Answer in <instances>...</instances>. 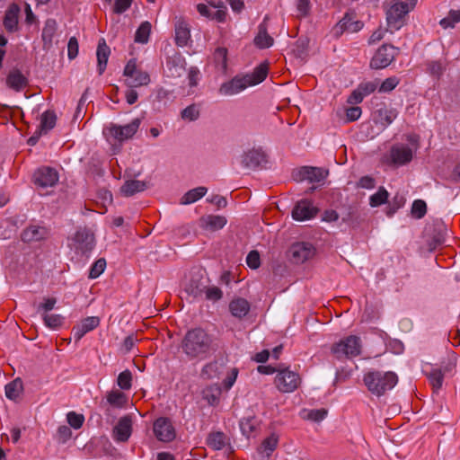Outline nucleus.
<instances>
[{
    "mask_svg": "<svg viewBox=\"0 0 460 460\" xmlns=\"http://www.w3.org/2000/svg\"><path fill=\"white\" fill-rule=\"evenodd\" d=\"M181 348L190 360L206 359L217 350L214 338L202 328L189 330L181 340Z\"/></svg>",
    "mask_w": 460,
    "mask_h": 460,
    "instance_id": "nucleus-1",
    "label": "nucleus"
},
{
    "mask_svg": "<svg viewBox=\"0 0 460 460\" xmlns=\"http://www.w3.org/2000/svg\"><path fill=\"white\" fill-rule=\"evenodd\" d=\"M417 0H386L385 14L387 25L393 30L401 29L406 15L414 9Z\"/></svg>",
    "mask_w": 460,
    "mask_h": 460,
    "instance_id": "nucleus-2",
    "label": "nucleus"
},
{
    "mask_svg": "<svg viewBox=\"0 0 460 460\" xmlns=\"http://www.w3.org/2000/svg\"><path fill=\"white\" fill-rule=\"evenodd\" d=\"M398 378L394 372H368L364 376V383L367 389L378 396L391 390L396 384Z\"/></svg>",
    "mask_w": 460,
    "mask_h": 460,
    "instance_id": "nucleus-3",
    "label": "nucleus"
},
{
    "mask_svg": "<svg viewBox=\"0 0 460 460\" xmlns=\"http://www.w3.org/2000/svg\"><path fill=\"white\" fill-rule=\"evenodd\" d=\"M301 382L300 375L288 367L279 369L274 378V385L280 393H293L300 386Z\"/></svg>",
    "mask_w": 460,
    "mask_h": 460,
    "instance_id": "nucleus-4",
    "label": "nucleus"
},
{
    "mask_svg": "<svg viewBox=\"0 0 460 460\" xmlns=\"http://www.w3.org/2000/svg\"><path fill=\"white\" fill-rule=\"evenodd\" d=\"M360 349L361 344L359 338L351 335L335 343L332 347V353L336 358L341 359L343 358H351L359 355Z\"/></svg>",
    "mask_w": 460,
    "mask_h": 460,
    "instance_id": "nucleus-5",
    "label": "nucleus"
},
{
    "mask_svg": "<svg viewBox=\"0 0 460 460\" xmlns=\"http://www.w3.org/2000/svg\"><path fill=\"white\" fill-rule=\"evenodd\" d=\"M123 75L127 77L125 83L130 88L147 85L150 83L148 73L137 68L136 59H130L125 68Z\"/></svg>",
    "mask_w": 460,
    "mask_h": 460,
    "instance_id": "nucleus-6",
    "label": "nucleus"
},
{
    "mask_svg": "<svg viewBox=\"0 0 460 460\" xmlns=\"http://www.w3.org/2000/svg\"><path fill=\"white\" fill-rule=\"evenodd\" d=\"M288 255L293 263L302 264L315 255V248L310 243H296L288 249Z\"/></svg>",
    "mask_w": 460,
    "mask_h": 460,
    "instance_id": "nucleus-7",
    "label": "nucleus"
},
{
    "mask_svg": "<svg viewBox=\"0 0 460 460\" xmlns=\"http://www.w3.org/2000/svg\"><path fill=\"white\" fill-rule=\"evenodd\" d=\"M397 54L396 49L388 44L382 45L371 59L370 66L374 69H382L388 66Z\"/></svg>",
    "mask_w": 460,
    "mask_h": 460,
    "instance_id": "nucleus-8",
    "label": "nucleus"
},
{
    "mask_svg": "<svg viewBox=\"0 0 460 460\" xmlns=\"http://www.w3.org/2000/svg\"><path fill=\"white\" fill-rule=\"evenodd\" d=\"M73 242L75 251L85 254L94 247V234L89 229L80 228L76 231Z\"/></svg>",
    "mask_w": 460,
    "mask_h": 460,
    "instance_id": "nucleus-9",
    "label": "nucleus"
},
{
    "mask_svg": "<svg viewBox=\"0 0 460 460\" xmlns=\"http://www.w3.org/2000/svg\"><path fill=\"white\" fill-rule=\"evenodd\" d=\"M140 119H135L125 126L111 125L109 128V135L118 141H124L131 138L137 131Z\"/></svg>",
    "mask_w": 460,
    "mask_h": 460,
    "instance_id": "nucleus-10",
    "label": "nucleus"
},
{
    "mask_svg": "<svg viewBox=\"0 0 460 460\" xmlns=\"http://www.w3.org/2000/svg\"><path fill=\"white\" fill-rule=\"evenodd\" d=\"M154 433L163 442H170L175 438V429L168 418H159L154 422Z\"/></svg>",
    "mask_w": 460,
    "mask_h": 460,
    "instance_id": "nucleus-11",
    "label": "nucleus"
},
{
    "mask_svg": "<svg viewBox=\"0 0 460 460\" xmlns=\"http://www.w3.org/2000/svg\"><path fill=\"white\" fill-rule=\"evenodd\" d=\"M33 181L38 187H53L58 181V173L54 168L41 167L34 172Z\"/></svg>",
    "mask_w": 460,
    "mask_h": 460,
    "instance_id": "nucleus-12",
    "label": "nucleus"
},
{
    "mask_svg": "<svg viewBox=\"0 0 460 460\" xmlns=\"http://www.w3.org/2000/svg\"><path fill=\"white\" fill-rule=\"evenodd\" d=\"M328 175V171L319 167L305 166L300 168L293 176L296 181L307 180L310 182H319Z\"/></svg>",
    "mask_w": 460,
    "mask_h": 460,
    "instance_id": "nucleus-13",
    "label": "nucleus"
},
{
    "mask_svg": "<svg viewBox=\"0 0 460 460\" xmlns=\"http://www.w3.org/2000/svg\"><path fill=\"white\" fill-rule=\"evenodd\" d=\"M318 208L307 199L298 201L293 208L292 217L296 221L308 220L316 216Z\"/></svg>",
    "mask_w": 460,
    "mask_h": 460,
    "instance_id": "nucleus-14",
    "label": "nucleus"
},
{
    "mask_svg": "<svg viewBox=\"0 0 460 460\" xmlns=\"http://www.w3.org/2000/svg\"><path fill=\"white\" fill-rule=\"evenodd\" d=\"M413 157L412 150L404 145H394L390 149L391 163L394 165L409 164Z\"/></svg>",
    "mask_w": 460,
    "mask_h": 460,
    "instance_id": "nucleus-15",
    "label": "nucleus"
},
{
    "mask_svg": "<svg viewBox=\"0 0 460 460\" xmlns=\"http://www.w3.org/2000/svg\"><path fill=\"white\" fill-rule=\"evenodd\" d=\"M363 27V23L355 21L351 14L346 13L343 18L333 27L332 33L335 37H340L343 32H357Z\"/></svg>",
    "mask_w": 460,
    "mask_h": 460,
    "instance_id": "nucleus-16",
    "label": "nucleus"
},
{
    "mask_svg": "<svg viewBox=\"0 0 460 460\" xmlns=\"http://www.w3.org/2000/svg\"><path fill=\"white\" fill-rule=\"evenodd\" d=\"M248 80L249 77H244V75L242 77L235 76L220 86L219 93L222 95L236 94L250 86Z\"/></svg>",
    "mask_w": 460,
    "mask_h": 460,
    "instance_id": "nucleus-17",
    "label": "nucleus"
},
{
    "mask_svg": "<svg viewBox=\"0 0 460 460\" xmlns=\"http://www.w3.org/2000/svg\"><path fill=\"white\" fill-rule=\"evenodd\" d=\"M100 322L101 320L98 316H88L75 324L72 330L75 341H79L87 332L97 328L100 325Z\"/></svg>",
    "mask_w": 460,
    "mask_h": 460,
    "instance_id": "nucleus-18",
    "label": "nucleus"
},
{
    "mask_svg": "<svg viewBox=\"0 0 460 460\" xmlns=\"http://www.w3.org/2000/svg\"><path fill=\"white\" fill-rule=\"evenodd\" d=\"M131 433L132 419L129 415L123 416L113 429V438L119 442H126L128 440Z\"/></svg>",
    "mask_w": 460,
    "mask_h": 460,
    "instance_id": "nucleus-19",
    "label": "nucleus"
},
{
    "mask_svg": "<svg viewBox=\"0 0 460 460\" xmlns=\"http://www.w3.org/2000/svg\"><path fill=\"white\" fill-rule=\"evenodd\" d=\"M397 115L398 111L396 109L382 104L374 112V121L376 124L386 128L397 118Z\"/></svg>",
    "mask_w": 460,
    "mask_h": 460,
    "instance_id": "nucleus-20",
    "label": "nucleus"
},
{
    "mask_svg": "<svg viewBox=\"0 0 460 460\" xmlns=\"http://www.w3.org/2000/svg\"><path fill=\"white\" fill-rule=\"evenodd\" d=\"M279 438L277 434L272 433L265 438L261 445L257 447V454L260 460H269L272 453L277 449Z\"/></svg>",
    "mask_w": 460,
    "mask_h": 460,
    "instance_id": "nucleus-21",
    "label": "nucleus"
},
{
    "mask_svg": "<svg viewBox=\"0 0 460 460\" xmlns=\"http://www.w3.org/2000/svg\"><path fill=\"white\" fill-rule=\"evenodd\" d=\"M227 223L224 216L219 215H207L199 218V226L209 232H215L222 229Z\"/></svg>",
    "mask_w": 460,
    "mask_h": 460,
    "instance_id": "nucleus-22",
    "label": "nucleus"
},
{
    "mask_svg": "<svg viewBox=\"0 0 460 460\" xmlns=\"http://www.w3.org/2000/svg\"><path fill=\"white\" fill-rule=\"evenodd\" d=\"M58 31V23L54 19H48L42 29L41 39L43 49L49 50L53 47L54 38Z\"/></svg>",
    "mask_w": 460,
    "mask_h": 460,
    "instance_id": "nucleus-23",
    "label": "nucleus"
},
{
    "mask_svg": "<svg viewBox=\"0 0 460 460\" xmlns=\"http://www.w3.org/2000/svg\"><path fill=\"white\" fill-rule=\"evenodd\" d=\"M20 7L16 4L9 5L5 11L3 24L8 32H14L18 30V15Z\"/></svg>",
    "mask_w": 460,
    "mask_h": 460,
    "instance_id": "nucleus-24",
    "label": "nucleus"
},
{
    "mask_svg": "<svg viewBox=\"0 0 460 460\" xmlns=\"http://www.w3.org/2000/svg\"><path fill=\"white\" fill-rule=\"evenodd\" d=\"M175 43L179 47L187 46L190 39V30L188 22L183 19H179L174 25Z\"/></svg>",
    "mask_w": 460,
    "mask_h": 460,
    "instance_id": "nucleus-25",
    "label": "nucleus"
},
{
    "mask_svg": "<svg viewBox=\"0 0 460 460\" xmlns=\"http://www.w3.org/2000/svg\"><path fill=\"white\" fill-rule=\"evenodd\" d=\"M264 163H266V155L262 151L256 149L245 153L242 160V164L250 169H255Z\"/></svg>",
    "mask_w": 460,
    "mask_h": 460,
    "instance_id": "nucleus-26",
    "label": "nucleus"
},
{
    "mask_svg": "<svg viewBox=\"0 0 460 460\" xmlns=\"http://www.w3.org/2000/svg\"><path fill=\"white\" fill-rule=\"evenodd\" d=\"M48 230L45 227L31 226L24 229L22 233V240L25 243L38 242L46 239Z\"/></svg>",
    "mask_w": 460,
    "mask_h": 460,
    "instance_id": "nucleus-27",
    "label": "nucleus"
},
{
    "mask_svg": "<svg viewBox=\"0 0 460 460\" xmlns=\"http://www.w3.org/2000/svg\"><path fill=\"white\" fill-rule=\"evenodd\" d=\"M6 84L11 89L20 92L28 85V79L20 70L13 69L7 75Z\"/></svg>",
    "mask_w": 460,
    "mask_h": 460,
    "instance_id": "nucleus-28",
    "label": "nucleus"
},
{
    "mask_svg": "<svg viewBox=\"0 0 460 460\" xmlns=\"http://www.w3.org/2000/svg\"><path fill=\"white\" fill-rule=\"evenodd\" d=\"M229 310L233 316L242 319L250 311V303L242 297L233 299L229 304Z\"/></svg>",
    "mask_w": 460,
    "mask_h": 460,
    "instance_id": "nucleus-29",
    "label": "nucleus"
},
{
    "mask_svg": "<svg viewBox=\"0 0 460 460\" xmlns=\"http://www.w3.org/2000/svg\"><path fill=\"white\" fill-rule=\"evenodd\" d=\"M111 50L109 46L106 44L104 39H101L98 42L97 46V62H98V72L102 75L106 69L108 58L110 56Z\"/></svg>",
    "mask_w": 460,
    "mask_h": 460,
    "instance_id": "nucleus-30",
    "label": "nucleus"
},
{
    "mask_svg": "<svg viewBox=\"0 0 460 460\" xmlns=\"http://www.w3.org/2000/svg\"><path fill=\"white\" fill-rule=\"evenodd\" d=\"M273 38L267 31V24L265 21L260 24L258 33L254 38V44L259 49H267L272 46Z\"/></svg>",
    "mask_w": 460,
    "mask_h": 460,
    "instance_id": "nucleus-31",
    "label": "nucleus"
},
{
    "mask_svg": "<svg viewBox=\"0 0 460 460\" xmlns=\"http://www.w3.org/2000/svg\"><path fill=\"white\" fill-rule=\"evenodd\" d=\"M146 188V183L138 180H129L125 181V183L120 187V192L126 196L129 197L137 192L145 190Z\"/></svg>",
    "mask_w": 460,
    "mask_h": 460,
    "instance_id": "nucleus-32",
    "label": "nucleus"
},
{
    "mask_svg": "<svg viewBox=\"0 0 460 460\" xmlns=\"http://www.w3.org/2000/svg\"><path fill=\"white\" fill-rule=\"evenodd\" d=\"M207 445L213 450H221L227 444L226 435L220 431L210 432L207 438Z\"/></svg>",
    "mask_w": 460,
    "mask_h": 460,
    "instance_id": "nucleus-33",
    "label": "nucleus"
},
{
    "mask_svg": "<svg viewBox=\"0 0 460 460\" xmlns=\"http://www.w3.org/2000/svg\"><path fill=\"white\" fill-rule=\"evenodd\" d=\"M267 75L268 66L266 64H261L252 74L246 75L244 77H249L248 83L250 86H252L261 83L267 77Z\"/></svg>",
    "mask_w": 460,
    "mask_h": 460,
    "instance_id": "nucleus-34",
    "label": "nucleus"
},
{
    "mask_svg": "<svg viewBox=\"0 0 460 460\" xmlns=\"http://www.w3.org/2000/svg\"><path fill=\"white\" fill-rule=\"evenodd\" d=\"M5 395L10 400H16L22 393L23 385L21 379L17 378L5 385Z\"/></svg>",
    "mask_w": 460,
    "mask_h": 460,
    "instance_id": "nucleus-35",
    "label": "nucleus"
},
{
    "mask_svg": "<svg viewBox=\"0 0 460 460\" xmlns=\"http://www.w3.org/2000/svg\"><path fill=\"white\" fill-rule=\"evenodd\" d=\"M107 402L115 408H122L127 403V396L119 390H112L107 394Z\"/></svg>",
    "mask_w": 460,
    "mask_h": 460,
    "instance_id": "nucleus-36",
    "label": "nucleus"
},
{
    "mask_svg": "<svg viewBox=\"0 0 460 460\" xmlns=\"http://www.w3.org/2000/svg\"><path fill=\"white\" fill-rule=\"evenodd\" d=\"M207 188L198 187L186 192L181 199V203L183 205L193 203L201 199L207 193Z\"/></svg>",
    "mask_w": 460,
    "mask_h": 460,
    "instance_id": "nucleus-37",
    "label": "nucleus"
},
{
    "mask_svg": "<svg viewBox=\"0 0 460 460\" xmlns=\"http://www.w3.org/2000/svg\"><path fill=\"white\" fill-rule=\"evenodd\" d=\"M220 375V365L217 360L207 363L201 369L200 376L205 379H213Z\"/></svg>",
    "mask_w": 460,
    "mask_h": 460,
    "instance_id": "nucleus-38",
    "label": "nucleus"
},
{
    "mask_svg": "<svg viewBox=\"0 0 460 460\" xmlns=\"http://www.w3.org/2000/svg\"><path fill=\"white\" fill-rule=\"evenodd\" d=\"M42 319L45 325L49 329H59L63 324L65 318L59 314H42Z\"/></svg>",
    "mask_w": 460,
    "mask_h": 460,
    "instance_id": "nucleus-39",
    "label": "nucleus"
},
{
    "mask_svg": "<svg viewBox=\"0 0 460 460\" xmlns=\"http://www.w3.org/2000/svg\"><path fill=\"white\" fill-rule=\"evenodd\" d=\"M151 32V23L149 22H144L137 28L135 34V41L137 43H147Z\"/></svg>",
    "mask_w": 460,
    "mask_h": 460,
    "instance_id": "nucleus-40",
    "label": "nucleus"
},
{
    "mask_svg": "<svg viewBox=\"0 0 460 460\" xmlns=\"http://www.w3.org/2000/svg\"><path fill=\"white\" fill-rule=\"evenodd\" d=\"M388 197V191L384 187H380L376 193L370 196L369 205L373 208L379 207L386 203Z\"/></svg>",
    "mask_w": 460,
    "mask_h": 460,
    "instance_id": "nucleus-41",
    "label": "nucleus"
},
{
    "mask_svg": "<svg viewBox=\"0 0 460 460\" xmlns=\"http://www.w3.org/2000/svg\"><path fill=\"white\" fill-rule=\"evenodd\" d=\"M428 379L435 392L438 391L443 385L444 372L441 369L435 368L428 374Z\"/></svg>",
    "mask_w": 460,
    "mask_h": 460,
    "instance_id": "nucleus-42",
    "label": "nucleus"
},
{
    "mask_svg": "<svg viewBox=\"0 0 460 460\" xmlns=\"http://www.w3.org/2000/svg\"><path fill=\"white\" fill-rule=\"evenodd\" d=\"M57 116L53 111H47L41 115L40 129L48 132L56 125Z\"/></svg>",
    "mask_w": 460,
    "mask_h": 460,
    "instance_id": "nucleus-43",
    "label": "nucleus"
},
{
    "mask_svg": "<svg viewBox=\"0 0 460 460\" xmlns=\"http://www.w3.org/2000/svg\"><path fill=\"white\" fill-rule=\"evenodd\" d=\"M181 116L184 120L194 121L199 117V109L196 104L189 105L181 111Z\"/></svg>",
    "mask_w": 460,
    "mask_h": 460,
    "instance_id": "nucleus-44",
    "label": "nucleus"
},
{
    "mask_svg": "<svg viewBox=\"0 0 460 460\" xmlns=\"http://www.w3.org/2000/svg\"><path fill=\"white\" fill-rule=\"evenodd\" d=\"M216 64L225 71L227 66V49L226 48H217L214 53Z\"/></svg>",
    "mask_w": 460,
    "mask_h": 460,
    "instance_id": "nucleus-45",
    "label": "nucleus"
},
{
    "mask_svg": "<svg viewBox=\"0 0 460 460\" xmlns=\"http://www.w3.org/2000/svg\"><path fill=\"white\" fill-rule=\"evenodd\" d=\"M427 212V205L425 201L421 199H416L413 201L411 206V214L412 217L420 219L422 218Z\"/></svg>",
    "mask_w": 460,
    "mask_h": 460,
    "instance_id": "nucleus-46",
    "label": "nucleus"
},
{
    "mask_svg": "<svg viewBox=\"0 0 460 460\" xmlns=\"http://www.w3.org/2000/svg\"><path fill=\"white\" fill-rule=\"evenodd\" d=\"M240 428L243 435L249 437L256 429V422L253 418H244L240 422Z\"/></svg>",
    "mask_w": 460,
    "mask_h": 460,
    "instance_id": "nucleus-47",
    "label": "nucleus"
},
{
    "mask_svg": "<svg viewBox=\"0 0 460 460\" xmlns=\"http://www.w3.org/2000/svg\"><path fill=\"white\" fill-rule=\"evenodd\" d=\"M106 268V261L103 258L97 260L91 267L89 272L90 279L98 278Z\"/></svg>",
    "mask_w": 460,
    "mask_h": 460,
    "instance_id": "nucleus-48",
    "label": "nucleus"
},
{
    "mask_svg": "<svg viewBox=\"0 0 460 460\" xmlns=\"http://www.w3.org/2000/svg\"><path fill=\"white\" fill-rule=\"evenodd\" d=\"M132 375L129 370L121 372L117 379L118 385L123 390H128L131 387Z\"/></svg>",
    "mask_w": 460,
    "mask_h": 460,
    "instance_id": "nucleus-49",
    "label": "nucleus"
},
{
    "mask_svg": "<svg viewBox=\"0 0 460 460\" xmlns=\"http://www.w3.org/2000/svg\"><path fill=\"white\" fill-rule=\"evenodd\" d=\"M66 418H67L68 424L75 429H80L83 426L84 421V415L78 414L75 411L68 412L66 415Z\"/></svg>",
    "mask_w": 460,
    "mask_h": 460,
    "instance_id": "nucleus-50",
    "label": "nucleus"
},
{
    "mask_svg": "<svg viewBox=\"0 0 460 460\" xmlns=\"http://www.w3.org/2000/svg\"><path fill=\"white\" fill-rule=\"evenodd\" d=\"M206 287L200 284L199 281L191 280L186 287V291L193 296L194 297L199 296L204 293Z\"/></svg>",
    "mask_w": 460,
    "mask_h": 460,
    "instance_id": "nucleus-51",
    "label": "nucleus"
},
{
    "mask_svg": "<svg viewBox=\"0 0 460 460\" xmlns=\"http://www.w3.org/2000/svg\"><path fill=\"white\" fill-rule=\"evenodd\" d=\"M56 304L57 298L55 297L44 298V301L38 305L37 311L41 313V314H48L49 311L54 309Z\"/></svg>",
    "mask_w": 460,
    "mask_h": 460,
    "instance_id": "nucleus-52",
    "label": "nucleus"
},
{
    "mask_svg": "<svg viewBox=\"0 0 460 460\" xmlns=\"http://www.w3.org/2000/svg\"><path fill=\"white\" fill-rule=\"evenodd\" d=\"M399 84V79L395 76L386 78L380 85L379 92L387 93L394 90Z\"/></svg>",
    "mask_w": 460,
    "mask_h": 460,
    "instance_id": "nucleus-53",
    "label": "nucleus"
},
{
    "mask_svg": "<svg viewBox=\"0 0 460 460\" xmlns=\"http://www.w3.org/2000/svg\"><path fill=\"white\" fill-rule=\"evenodd\" d=\"M219 394L220 389L218 387L213 388L210 386L203 391L204 398L207 399L210 404H214L218 401Z\"/></svg>",
    "mask_w": 460,
    "mask_h": 460,
    "instance_id": "nucleus-54",
    "label": "nucleus"
},
{
    "mask_svg": "<svg viewBox=\"0 0 460 460\" xmlns=\"http://www.w3.org/2000/svg\"><path fill=\"white\" fill-rule=\"evenodd\" d=\"M247 265L253 270H256L261 265L260 254L257 251H251L246 257Z\"/></svg>",
    "mask_w": 460,
    "mask_h": 460,
    "instance_id": "nucleus-55",
    "label": "nucleus"
},
{
    "mask_svg": "<svg viewBox=\"0 0 460 460\" xmlns=\"http://www.w3.org/2000/svg\"><path fill=\"white\" fill-rule=\"evenodd\" d=\"M78 40L75 37H71L67 44V56L69 59H75L78 55Z\"/></svg>",
    "mask_w": 460,
    "mask_h": 460,
    "instance_id": "nucleus-56",
    "label": "nucleus"
},
{
    "mask_svg": "<svg viewBox=\"0 0 460 460\" xmlns=\"http://www.w3.org/2000/svg\"><path fill=\"white\" fill-rule=\"evenodd\" d=\"M326 415L327 411L325 409H317L309 411L305 418L313 421H321Z\"/></svg>",
    "mask_w": 460,
    "mask_h": 460,
    "instance_id": "nucleus-57",
    "label": "nucleus"
},
{
    "mask_svg": "<svg viewBox=\"0 0 460 460\" xmlns=\"http://www.w3.org/2000/svg\"><path fill=\"white\" fill-rule=\"evenodd\" d=\"M206 298L211 301H217L222 297V291L217 287L206 288L204 290Z\"/></svg>",
    "mask_w": 460,
    "mask_h": 460,
    "instance_id": "nucleus-58",
    "label": "nucleus"
},
{
    "mask_svg": "<svg viewBox=\"0 0 460 460\" xmlns=\"http://www.w3.org/2000/svg\"><path fill=\"white\" fill-rule=\"evenodd\" d=\"M362 111L358 106L349 107L346 110V119L348 122L355 121L361 116Z\"/></svg>",
    "mask_w": 460,
    "mask_h": 460,
    "instance_id": "nucleus-59",
    "label": "nucleus"
},
{
    "mask_svg": "<svg viewBox=\"0 0 460 460\" xmlns=\"http://www.w3.org/2000/svg\"><path fill=\"white\" fill-rule=\"evenodd\" d=\"M137 341V337H135L133 334L127 336L121 344L120 350L123 353H128L133 349Z\"/></svg>",
    "mask_w": 460,
    "mask_h": 460,
    "instance_id": "nucleus-60",
    "label": "nucleus"
},
{
    "mask_svg": "<svg viewBox=\"0 0 460 460\" xmlns=\"http://www.w3.org/2000/svg\"><path fill=\"white\" fill-rule=\"evenodd\" d=\"M132 2L133 0H115L113 12L116 13H124L130 7Z\"/></svg>",
    "mask_w": 460,
    "mask_h": 460,
    "instance_id": "nucleus-61",
    "label": "nucleus"
},
{
    "mask_svg": "<svg viewBox=\"0 0 460 460\" xmlns=\"http://www.w3.org/2000/svg\"><path fill=\"white\" fill-rule=\"evenodd\" d=\"M377 87L376 82L362 83L358 85V89L362 93L364 96H367L372 93Z\"/></svg>",
    "mask_w": 460,
    "mask_h": 460,
    "instance_id": "nucleus-62",
    "label": "nucleus"
},
{
    "mask_svg": "<svg viewBox=\"0 0 460 460\" xmlns=\"http://www.w3.org/2000/svg\"><path fill=\"white\" fill-rule=\"evenodd\" d=\"M358 186L363 189H373L376 186V181L371 176H363L359 179Z\"/></svg>",
    "mask_w": 460,
    "mask_h": 460,
    "instance_id": "nucleus-63",
    "label": "nucleus"
},
{
    "mask_svg": "<svg viewBox=\"0 0 460 460\" xmlns=\"http://www.w3.org/2000/svg\"><path fill=\"white\" fill-rule=\"evenodd\" d=\"M238 376V369L234 367L231 370V373L227 376V377L224 380V386L226 390H229L233 385L234 384Z\"/></svg>",
    "mask_w": 460,
    "mask_h": 460,
    "instance_id": "nucleus-64",
    "label": "nucleus"
}]
</instances>
